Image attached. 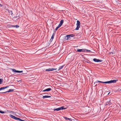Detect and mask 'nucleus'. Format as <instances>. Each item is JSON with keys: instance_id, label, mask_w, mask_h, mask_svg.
I'll return each mask as SVG.
<instances>
[{"instance_id": "obj_22", "label": "nucleus", "mask_w": 121, "mask_h": 121, "mask_svg": "<svg viewBox=\"0 0 121 121\" xmlns=\"http://www.w3.org/2000/svg\"><path fill=\"white\" fill-rule=\"evenodd\" d=\"M2 80L1 79H0V84H1L2 83Z\"/></svg>"}, {"instance_id": "obj_32", "label": "nucleus", "mask_w": 121, "mask_h": 121, "mask_svg": "<svg viewBox=\"0 0 121 121\" xmlns=\"http://www.w3.org/2000/svg\"><path fill=\"white\" fill-rule=\"evenodd\" d=\"M110 93V92H109V93H108V94H109Z\"/></svg>"}, {"instance_id": "obj_24", "label": "nucleus", "mask_w": 121, "mask_h": 121, "mask_svg": "<svg viewBox=\"0 0 121 121\" xmlns=\"http://www.w3.org/2000/svg\"><path fill=\"white\" fill-rule=\"evenodd\" d=\"M86 51L91 52V51L90 50H88L86 49Z\"/></svg>"}, {"instance_id": "obj_6", "label": "nucleus", "mask_w": 121, "mask_h": 121, "mask_svg": "<svg viewBox=\"0 0 121 121\" xmlns=\"http://www.w3.org/2000/svg\"><path fill=\"white\" fill-rule=\"evenodd\" d=\"M77 52H86V49H78L77 50Z\"/></svg>"}, {"instance_id": "obj_14", "label": "nucleus", "mask_w": 121, "mask_h": 121, "mask_svg": "<svg viewBox=\"0 0 121 121\" xmlns=\"http://www.w3.org/2000/svg\"><path fill=\"white\" fill-rule=\"evenodd\" d=\"M70 38V36L69 35H67L65 37V39L66 40H68Z\"/></svg>"}, {"instance_id": "obj_30", "label": "nucleus", "mask_w": 121, "mask_h": 121, "mask_svg": "<svg viewBox=\"0 0 121 121\" xmlns=\"http://www.w3.org/2000/svg\"><path fill=\"white\" fill-rule=\"evenodd\" d=\"M16 28H18V27H17V26H16Z\"/></svg>"}, {"instance_id": "obj_13", "label": "nucleus", "mask_w": 121, "mask_h": 121, "mask_svg": "<svg viewBox=\"0 0 121 121\" xmlns=\"http://www.w3.org/2000/svg\"><path fill=\"white\" fill-rule=\"evenodd\" d=\"M51 97V96H50L49 95H45L44 96H43V99H45L46 98H50Z\"/></svg>"}, {"instance_id": "obj_11", "label": "nucleus", "mask_w": 121, "mask_h": 121, "mask_svg": "<svg viewBox=\"0 0 121 121\" xmlns=\"http://www.w3.org/2000/svg\"><path fill=\"white\" fill-rule=\"evenodd\" d=\"M14 91L13 89H10L8 91H6L5 92H0V93H6L7 92H11L13 91Z\"/></svg>"}, {"instance_id": "obj_15", "label": "nucleus", "mask_w": 121, "mask_h": 121, "mask_svg": "<svg viewBox=\"0 0 121 121\" xmlns=\"http://www.w3.org/2000/svg\"><path fill=\"white\" fill-rule=\"evenodd\" d=\"M64 118L66 120H68L69 121H72V119L71 118H68L66 117H64Z\"/></svg>"}, {"instance_id": "obj_2", "label": "nucleus", "mask_w": 121, "mask_h": 121, "mask_svg": "<svg viewBox=\"0 0 121 121\" xmlns=\"http://www.w3.org/2000/svg\"><path fill=\"white\" fill-rule=\"evenodd\" d=\"M9 116L11 118L13 119H14L17 120H19L20 121H22V120L20 119V118H19L17 117L14 116L11 114H10Z\"/></svg>"}, {"instance_id": "obj_8", "label": "nucleus", "mask_w": 121, "mask_h": 121, "mask_svg": "<svg viewBox=\"0 0 121 121\" xmlns=\"http://www.w3.org/2000/svg\"><path fill=\"white\" fill-rule=\"evenodd\" d=\"M11 69L12 70V71L13 72H16L17 73H22L23 72L22 71H19L18 70H16L15 69Z\"/></svg>"}, {"instance_id": "obj_23", "label": "nucleus", "mask_w": 121, "mask_h": 121, "mask_svg": "<svg viewBox=\"0 0 121 121\" xmlns=\"http://www.w3.org/2000/svg\"><path fill=\"white\" fill-rule=\"evenodd\" d=\"M16 26H17V27H19V26L17 25H13V27H16Z\"/></svg>"}, {"instance_id": "obj_26", "label": "nucleus", "mask_w": 121, "mask_h": 121, "mask_svg": "<svg viewBox=\"0 0 121 121\" xmlns=\"http://www.w3.org/2000/svg\"><path fill=\"white\" fill-rule=\"evenodd\" d=\"M112 53L113 54H115V52H112L110 53V54Z\"/></svg>"}, {"instance_id": "obj_29", "label": "nucleus", "mask_w": 121, "mask_h": 121, "mask_svg": "<svg viewBox=\"0 0 121 121\" xmlns=\"http://www.w3.org/2000/svg\"><path fill=\"white\" fill-rule=\"evenodd\" d=\"M0 7H2V4H0Z\"/></svg>"}, {"instance_id": "obj_16", "label": "nucleus", "mask_w": 121, "mask_h": 121, "mask_svg": "<svg viewBox=\"0 0 121 121\" xmlns=\"http://www.w3.org/2000/svg\"><path fill=\"white\" fill-rule=\"evenodd\" d=\"M8 87V86H6V87H1V88H0V91L4 90V89Z\"/></svg>"}, {"instance_id": "obj_4", "label": "nucleus", "mask_w": 121, "mask_h": 121, "mask_svg": "<svg viewBox=\"0 0 121 121\" xmlns=\"http://www.w3.org/2000/svg\"><path fill=\"white\" fill-rule=\"evenodd\" d=\"M80 22L79 21H77V23L76 24L77 27L75 28V30H78L80 27Z\"/></svg>"}, {"instance_id": "obj_28", "label": "nucleus", "mask_w": 121, "mask_h": 121, "mask_svg": "<svg viewBox=\"0 0 121 121\" xmlns=\"http://www.w3.org/2000/svg\"><path fill=\"white\" fill-rule=\"evenodd\" d=\"M53 39H52V38H51V39H50V41H52V40Z\"/></svg>"}, {"instance_id": "obj_27", "label": "nucleus", "mask_w": 121, "mask_h": 121, "mask_svg": "<svg viewBox=\"0 0 121 121\" xmlns=\"http://www.w3.org/2000/svg\"><path fill=\"white\" fill-rule=\"evenodd\" d=\"M22 121H27V120L26 119L24 120H22Z\"/></svg>"}, {"instance_id": "obj_25", "label": "nucleus", "mask_w": 121, "mask_h": 121, "mask_svg": "<svg viewBox=\"0 0 121 121\" xmlns=\"http://www.w3.org/2000/svg\"><path fill=\"white\" fill-rule=\"evenodd\" d=\"M0 113H4V111H0Z\"/></svg>"}, {"instance_id": "obj_5", "label": "nucleus", "mask_w": 121, "mask_h": 121, "mask_svg": "<svg viewBox=\"0 0 121 121\" xmlns=\"http://www.w3.org/2000/svg\"><path fill=\"white\" fill-rule=\"evenodd\" d=\"M111 104V100L110 99H109L107 100V102L106 103V105L109 106Z\"/></svg>"}, {"instance_id": "obj_19", "label": "nucleus", "mask_w": 121, "mask_h": 121, "mask_svg": "<svg viewBox=\"0 0 121 121\" xmlns=\"http://www.w3.org/2000/svg\"><path fill=\"white\" fill-rule=\"evenodd\" d=\"M55 35V33H53L51 37V38L53 39L54 38V35Z\"/></svg>"}, {"instance_id": "obj_3", "label": "nucleus", "mask_w": 121, "mask_h": 121, "mask_svg": "<svg viewBox=\"0 0 121 121\" xmlns=\"http://www.w3.org/2000/svg\"><path fill=\"white\" fill-rule=\"evenodd\" d=\"M66 108H65L64 106H62L58 108H56L55 109H54V111H58L59 110H62L63 109H65Z\"/></svg>"}, {"instance_id": "obj_31", "label": "nucleus", "mask_w": 121, "mask_h": 121, "mask_svg": "<svg viewBox=\"0 0 121 121\" xmlns=\"http://www.w3.org/2000/svg\"><path fill=\"white\" fill-rule=\"evenodd\" d=\"M17 82H19V81H17Z\"/></svg>"}, {"instance_id": "obj_21", "label": "nucleus", "mask_w": 121, "mask_h": 121, "mask_svg": "<svg viewBox=\"0 0 121 121\" xmlns=\"http://www.w3.org/2000/svg\"><path fill=\"white\" fill-rule=\"evenodd\" d=\"M69 35L70 38L72 37H73L74 36V35L73 34H70Z\"/></svg>"}, {"instance_id": "obj_17", "label": "nucleus", "mask_w": 121, "mask_h": 121, "mask_svg": "<svg viewBox=\"0 0 121 121\" xmlns=\"http://www.w3.org/2000/svg\"><path fill=\"white\" fill-rule=\"evenodd\" d=\"M64 66V65H62V66H60L58 70H60V69H62L63 68V67Z\"/></svg>"}, {"instance_id": "obj_10", "label": "nucleus", "mask_w": 121, "mask_h": 121, "mask_svg": "<svg viewBox=\"0 0 121 121\" xmlns=\"http://www.w3.org/2000/svg\"><path fill=\"white\" fill-rule=\"evenodd\" d=\"M51 88H48L42 91L43 92H45L46 91H48L51 90Z\"/></svg>"}, {"instance_id": "obj_9", "label": "nucleus", "mask_w": 121, "mask_h": 121, "mask_svg": "<svg viewBox=\"0 0 121 121\" xmlns=\"http://www.w3.org/2000/svg\"><path fill=\"white\" fill-rule=\"evenodd\" d=\"M93 60L94 61L96 62H101L102 60H99L98 59L96 58H94L93 59Z\"/></svg>"}, {"instance_id": "obj_1", "label": "nucleus", "mask_w": 121, "mask_h": 121, "mask_svg": "<svg viewBox=\"0 0 121 121\" xmlns=\"http://www.w3.org/2000/svg\"><path fill=\"white\" fill-rule=\"evenodd\" d=\"M117 81V80H111L109 81L105 82H103L99 81H96V82L97 83V82H99L104 83H115Z\"/></svg>"}, {"instance_id": "obj_18", "label": "nucleus", "mask_w": 121, "mask_h": 121, "mask_svg": "<svg viewBox=\"0 0 121 121\" xmlns=\"http://www.w3.org/2000/svg\"><path fill=\"white\" fill-rule=\"evenodd\" d=\"M8 12L11 15L13 14V13L12 11L8 10Z\"/></svg>"}, {"instance_id": "obj_20", "label": "nucleus", "mask_w": 121, "mask_h": 121, "mask_svg": "<svg viewBox=\"0 0 121 121\" xmlns=\"http://www.w3.org/2000/svg\"><path fill=\"white\" fill-rule=\"evenodd\" d=\"M60 27V26H57L56 28L55 29V30L56 31L57 30V29L59 28Z\"/></svg>"}, {"instance_id": "obj_7", "label": "nucleus", "mask_w": 121, "mask_h": 121, "mask_svg": "<svg viewBox=\"0 0 121 121\" xmlns=\"http://www.w3.org/2000/svg\"><path fill=\"white\" fill-rule=\"evenodd\" d=\"M57 69H54L53 68H49L48 69H46L45 70V71H52L54 70H56Z\"/></svg>"}, {"instance_id": "obj_12", "label": "nucleus", "mask_w": 121, "mask_h": 121, "mask_svg": "<svg viewBox=\"0 0 121 121\" xmlns=\"http://www.w3.org/2000/svg\"><path fill=\"white\" fill-rule=\"evenodd\" d=\"M63 20H61L60 22V23L59 24L58 26H60V27L62 25V24L63 23Z\"/></svg>"}]
</instances>
